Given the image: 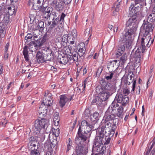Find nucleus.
<instances>
[{
	"label": "nucleus",
	"instance_id": "nucleus-14",
	"mask_svg": "<svg viewBox=\"0 0 155 155\" xmlns=\"http://www.w3.org/2000/svg\"><path fill=\"white\" fill-rule=\"evenodd\" d=\"M72 98V97H69L66 94H63L60 96V100H59L60 106L63 107L67 101H70Z\"/></svg>",
	"mask_w": 155,
	"mask_h": 155
},
{
	"label": "nucleus",
	"instance_id": "nucleus-24",
	"mask_svg": "<svg viewBox=\"0 0 155 155\" xmlns=\"http://www.w3.org/2000/svg\"><path fill=\"white\" fill-rule=\"evenodd\" d=\"M36 59L38 63H44L45 61L42 53L40 51H38L37 53Z\"/></svg>",
	"mask_w": 155,
	"mask_h": 155
},
{
	"label": "nucleus",
	"instance_id": "nucleus-25",
	"mask_svg": "<svg viewBox=\"0 0 155 155\" xmlns=\"http://www.w3.org/2000/svg\"><path fill=\"white\" fill-rule=\"evenodd\" d=\"M118 107L119 105L118 104L113 102L108 107L107 110L111 112V113H116V109H117V108H118Z\"/></svg>",
	"mask_w": 155,
	"mask_h": 155
},
{
	"label": "nucleus",
	"instance_id": "nucleus-33",
	"mask_svg": "<svg viewBox=\"0 0 155 155\" xmlns=\"http://www.w3.org/2000/svg\"><path fill=\"white\" fill-rule=\"evenodd\" d=\"M104 101V100H103L100 96H97L92 101V103H95L97 105L100 106L101 105L102 102Z\"/></svg>",
	"mask_w": 155,
	"mask_h": 155
},
{
	"label": "nucleus",
	"instance_id": "nucleus-53",
	"mask_svg": "<svg viewBox=\"0 0 155 155\" xmlns=\"http://www.w3.org/2000/svg\"><path fill=\"white\" fill-rule=\"evenodd\" d=\"M32 37H33L32 34L28 33L25 37V38L27 40V41H29V40L28 41V40L31 39Z\"/></svg>",
	"mask_w": 155,
	"mask_h": 155
},
{
	"label": "nucleus",
	"instance_id": "nucleus-16",
	"mask_svg": "<svg viewBox=\"0 0 155 155\" xmlns=\"http://www.w3.org/2000/svg\"><path fill=\"white\" fill-rule=\"evenodd\" d=\"M64 3L62 0H56V2L52 5L58 11H61L64 9Z\"/></svg>",
	"mask_w": 155,
	"mask_h": 155
},
{
	"label": "nucleus",
	"instance_id": "nucleus-61",
	"mask_svg": "<svg viewBox=\"0 0 155 155\" xmlns=\"http://www.w3.org/2000/svg\"><path fill=\"white\" fill-rule=\"evenodd\" d=\"M53 153L52 148H51L50 151H47L45 155H52Z\"/></svg>",
	"mask_w": 155,
	"mask_h": 155
},
{
	"label": "nucleus",
	"instance_id": "nucleus-18",
	"mask_svg": "<svg viewBox=\"0 0 155 155\" xmlns=\"http://www.w3.org/2000/svg\"><path fill=\"white\" fill-rule=\"evenodd\" d=\"M58 62L60 64L65 65L69 62L68 58V56H58Z\"/></svg>",
	"mask_w": 155,
	"mask_h": 155
},
{
	"label": "nucleus",
	"instance_id": "nucleus-37",
	"mask_svg": "<svg viewBox=\"0 0 155 155\" xmlns=\"http://www.w3.org/2000/svg\"><path fill=\"white\" fill-rule=\"evenodd\" d=\"M76 153L77 155H84L82 146H78L76 147Z\"/></svg>",
	"mask_w": 155,
	"mask_h": 155
},
{
	"label": "nucleus",
	"instance_id": "nucleus-10",
	"mask_svg": "<svg viewBox=\"0 0 155 155\" xmlns=\"http://www.w3.org/2000/svg\"><path fill=\"white\" fill-rule=\"evenodd\" d=\"M88 137H89V135L87 136L82 133L78 132L75 138V143L78 146H82Z\"/></svg>",
	"mask_w": 155,
	"mask_h": 155
},
{
	"label": "nucleus",
	"instance_id": "nucleus-36",
	"mask_svg": "<svg viewBox=\"0 0 155 155\" xmlns=\"http://www.w3.org/2000/svg\"><path fill=\"white\" fill-rule=\"evenodd\" d=\"M69 45H68V47L69 48L70 50H71L72 51L74 52H76L78 51V49L76 48V42H74V43H69ZM68 50L70 51V50L68 49Z\"/></svg>",
	"mask_w": 155,
	"mask_h": 155
},
{
	"label": "nucleus",
	"instance_id": "nucleus-6",
	"mask_svg": "<svg viewBox=\"0 0 155 155\" xmlns=\"http://www.w3.org/2000/svg\"><path fill=\"white\" fill-rule=\"evenodd\" d=\"M122 38V37L120 36L119 41V42L121 45L118 48L115 54L117 58L119 57L124 53L125 48L128 49L130 48L132 45V41H130V43L129 44L128 42L129 41L128 39H124V41H123L122 39H121Z\"/></svg>",
	"mask_w": 155,
	"mask_h": 155
},
{
	"label": "nucleus",
	"instance_id": "nucleus-42",
	"mask_svg": "<svg viewBox=\"0 0 155 155\" xmlns=\"http://www.w3.org/2000/svg\"><path fill=\"white\" fill-rule=\"evenodd\" d=\"M7 9L8 10V13L9 15H11L13 14L15 11L14 6H9L8 7Z\"/></svg>",
	"mask_w": 155,
	"mask_h": 155
},
{
	"label": "nucleus",
	"instance_id": "nucleus-29",
	"mask_svg": "<svg viewBox=\"0 0 155 155\" xmlns=\"http://www.w3.org/2000/svg\"><path fill=\"white\" fill-rule=\"evenodd\" d=\"M147 21H145L144 20V23L143 25L145 23L147 22H148V23L152 25L150 23V22H154L155 21V13H153L149 14V15L148 16H147Z\"/></svg>",
	"mask_w": 155,
	"mask_h": 155
},
{
	"label": "nucleus",
	"instance_id": "nucleus-1",
	"mask_svg": "<svg viewBox=\"0 0 155 155\" xmlns=\"http://www.w3.org/2000/svg\"><path fill=\"white\" fill-rule=\"evenodd\" d=\"M144 31L143 37L141 38V46L143 50H145L146 46L149 47L153 42L154 38L151 37V35L149 33L150 32H152L151 25L148 22L145 23L142 26Z\"/></svg>",
	"mask_w": 155,
	"mask_h": 155
},
{
	"label": "nucleus",
	"instance_id": "nucleus-2",
	"mask_svg": "<svg viewBox=\"0 0 155 155\" xmlns=\"http://www.w3.org/2000/svg\"><path fill=\"white\" fill-rule=\"evenodd\" d=\"M101 125L100 127L99 130L101 129L99 135H103V137H112L115 133V130L117 128L116 123L113 122L104 121L102 120L101 122Z\"/></svg>",
	"mask_w": 155,
	"mask_h": 155
},
{
	"label": "nucleus",
	"instance_id": "nucleus-55",
	"mask_svg": "<svg viewBox=\"0 0 155 155\" xmlns=\"http://www.w3.org/2000/svg\"><path fill=\"white\" fill-rule=\"evenodd\" d=\"M53 10V8L52 7H48L47 8H46L45 12L46 13H48L49 14H51V12Z\"/></svg>",
	"mask_w": 155,
	"mask_h": 155
},
{
	"label": "nucleus",
	"instance_id": "nucleus-62",
	"mask_svg": "<svg viewBox=\"0 0 155 155\" xmlns=\"http://www.w3.org/2000/svg\"><path fill=\"white\" fill-rule=\"evenodd\" d=\"M129 93L130 91L128 89H125L123 91V93L125 95L128 94Z\"/></svg>",
	"mask_w": 155,
	"mask_h": 155
},
{
	"label": "nucleus",
	"instance_id": "nucleus-54",
	"mask_svg": "<svg viewBox=\"0 0 155 155\" xmlns=\"http://www.w3.org/2000/svg\"><path fill=\"white\" fill-rule=\"evenodd\" d=\"M69 48V47H65L64 48V51H65V54H67L68 55H69V53H71L73 52L72 51L70 50V51H69L68 50V49L70 50Z\"/></svg>",
	"mask_w": 155,
	"mask_h": 155
},
{
	"label": "nucleus",
	"instance_id": "nucleus-26",
	"mask_svg": "<svg viewBox=\"0 0 155 155\" xmlns=\"http://www.w3.org/2000/svg\"><path fill=\"white\" fill-rule=\"evenodd\" d=\"M38 111L40 115L41 114L44 115L47 112V107L43 103H41L39 107Z\"/></svg>",
	"mask_w": 155,
	"mask_h": 155
},
{
	"label": "nucleus",
	"instance_id": "nucleus-46",
	"mask_svg": "<svg viewBox=\"0 0 155 155\" xmlns=\"http://www.w3.org/2000/svg\"><path fill=\"white\" fill-rule=\"evenodd\" d=\"M77 38L72 36L68 35V43H74V42H76L75 41L76 40Z\"/></svg>",
	"mask_w": 155,
	"mask_h": 155
},
{
	"label": "nucleus",
	"instance_id": "nucleus-41",
	"mask_svg": "<svg viewBox=\"0 0 155 155\" xmlns=\"http://www.w3.org/2000/svg\"><path fill=\"white\" fill-rule=\"evenodd\" d=\"M129 100V98L127 97V95H123L122 102H121L122 105L125 106L126 104L128 103Z\"/></svg>",
	"mask_w": 155,
	"mask_h": 155
},
{
	"label": "nucleus",
	"instance_id": "nucleus-20",
	"mask_svg": "<svg viewBox=\"0 0 155 155\" xmlns=\"http://www.w3.org/2000/svg\"><path fill=\"white\" fill-rule=\"evenodd\" d=\"M109 91H103L100 93H97L99 94V95L104 101L107 100L110 96Z\"/></svg>",
	"mask_w": 155,
	"mask_h": 155
},
{
	"label": "nucleus",
	"instance_id": "nucleus-7",
	"mask_svg": "<svg viewBox=\"0 0 155 155\" xmlns=\"http://www.w3.org/2000/svg\"><path fill=\"white\" fill-rule=\"evenodd\" d=\"M100 84L96 87V91L97 93H100L103 91H110L113 89L111 84L103 79L100 81Z\"/></svg>",
	"mask_w": 155,
	"mask_h": 155
},
{
	"label": "nucleus",
	"instance_id": "nucleus-47",
	"mask_svg": "<svg viewBox=\"0 0 155 155\" xmlns=\"http://www.w3.org/2000/svg\"><path fill=\"white\" fill-rule=\"evenodd\" d=\"M91 78L90 77H88L87 78L84 80L83 84V88L84 90H85L86 85L87 84V83L88 82L90 81Z\"/></svg>",
	"mask_w": 155,
	"mask_h": 155
},
{
	"label": "nucleus",
	"instance_id": "nucleus-35",
	"mask_svg": "<svg viewBox=\"0 0 155 155\" xmlns=\"http://www.w3.org/2000/svg\"><path fill=\"white\" fill-rule=\"evenodd\" d=\"M99 114L95 112L90 116V119L92 121H95L99 120Z\"/></svg>",
	"mask_w": 155,
	"mask_h": 155
},
{
	"label": "nucleus",
	"instance_id": "nucleus-45",
	"mask_svg": "<svg viewBox=\"0 0 155 155\" xmlns=\"http://www.w3.org/2000/svg\"><path fill=\"white\" fill-rule=\"evenodd\" d=\"M66 14H65L64 13H62L60 18H59L58 22L60 25H62V24L64 23V18L66 16Z\"/></svg>",
	"mask_w": 155,
	"mask_h": 155
},
{
	"label": "nucleus",
	"instance_id": "nucleus-22",
	"mask_svg": "<svg viewBox=\"0 0 155 155\" xmlns=\"http://www.w3.org/2000/svg\"><path fill=\"white\" fill-rule=\"evenodd\" d=\"M154 145L153 143L151 144H150L149 145L147 150L145 152V155H154L155 153V148H154L153 149L152 148Z\"/></svg>",
	"mask_w": 155,
	"mask_h": 155
},
{
	"label": "nucleus",
	"instance_id": "nucleus-28",
	"mask_svg": "<svg viewBox=\"0 0 155 155\" xmlns=\"http://www.w3.org/2000/svg\"><path fill=\"white\" fill-rule=\"evenodd\" d=\"M89 126L85 128L84 131L82 130L81 132L82 133V134L87 135V136L88 135H89L90 137L91 134V133H90V132L92 129V125L90 124H89Z\"/></svg>",
	"mask_w": 155,
	"mask_h": 155
},
{
	"label": "nucleus",
	"instance_id": "nucleus-21",
	"mask_svg": "<svg viewBox=\"0 0 155 155\" xmlns=\"http://www.w3.org/2000/svg\"><path fill=\"white\" fill-rule=\"evenodd\" d=\"M90 124L89 122H88L86 120H83L81 122V125L80 126L78 132L81 133L82 130L84 131L85 128L89 126V124Z\"/></svg>",
	"mask_w": 155,
	"mask_h": 155
},
{
	"label": "nucleus",
	"instance_id": "nucleus-4",
	"mask_svg": "<svg viewBox=\"0 0 155 155\" xmlns=\"http://www.w3.org/2000/svg\"><path fill=\"white\" fill-rule=\"evenodd\" d=\"M111 140L110 137H105L98 135L96 136L94 142V144L93 146L92 151L95 152L104 153L106 148L104 147V145L109 144Z\"/></svg>",
	"mask_w": 155,
	"mask_h": 155
},
{
	"label": "nucleus",
	"instance_id": "nucleus-44",
	"mask_svg": "<svg viewBox=\"0 0 155 155\" xmlns=\"http://www.w3.org/2000/svg\"><path fill=\"white\" fill-rule=\"evenodd\" d=\"M123 95L122 94H117L115 98V100H116L118 103H121L122 102Z\"/></svg>",
	"mask_w": 155,
	"mask_h": 155
},
{
	"label": "nucleus",
	"instance_id": "nucleus-30",
	"mask_svg": "<svg viewBox=\"0 0 155 155\" xmlns=\"http://www.w3.org/2000/svg\"><path fill=\"white\" fill-rule=\"evenodd\" d=\"M46 39L44 38H39L35 41V42L34 43L37 47L39 48L41 46H42L43 44L45 42Z\"/></svg>",
	"mask_w": 155,
	"mask_h": 155
},
{
	"label": "nucleus",
	"instance_id": "nucleus-64",
	"mask_svg": "<svg viewBox=\"0 0 155 155\" xmlns=\"http://www.w3.org/2000/svg\"><path fill=\"white\" fill-rule=\"evenodd\" d=\"M54 121V124L55 126H58V125H59V120H53Z\"/></svg>",
	"mask_w": 155,
	"mask_h": 155
},
{
	"label": "nucleus",
	"instance_id": "nucleus-50",
	"mask_svg": "<svg viewBox=\"0 0 155 155\" xmlns=\"http://www.w3.org/2000/svg\"><path fill=\"white\" fill-rule=\"evenodd\" d=\"M50 14L46 13V12L42 13L43 18L46 19L47 20H48V18L50 19Z\"/></svg>",
	"mask_w": 155,
	"mask_h": 155
},
{
	"label": "nucleus",
	"instance_id": "nucleus-59",
	"mask_svg": "<svg viewBox=\"0 0 155 155\" xmlns=\"http://www.w3.org/2000/svg\"><path fill=\"white\" fill-rule=\"evenodd\" d=\"M7 123V120L5 119L3 121H2L1 123V124L3 127H5V125Z\"/></svg>",
	"mask_w": 155,
	"mask_h": 155
},
{
	"label": "nucleus",
	"instance_id": "nucleus-48",
	"mask_svg": "<svg viewBox=\"0 0 155 155\" xmlns=\"http://www.w3.org/2000/svg\"><path fill=\"white\" fill-rule=\"evenodd\" d=\"M44 23L43 21H41L39 22L38 25V29L41 30H43L44 28Z\"/></svg>",
	"mask_w": 155,
	"mask_h": 155
},
{
	"label": "nucleus",
	"instance_id": "nucleus-56",
	"mask_svg": "<svg viewBox=\"0 0 155 155\" xmlns=\"http://www.w3.org/2000/svg\"><path fill=\"white\" fill-rule=\"evenodd\" d=\"M113 75L114 74L111 73L109 76H106L105 77V78L107 80H110L112 78Z\"/></svg>",
	"mask_w": 155,
	"mask_h": 155
},
{
	"label": "nucleus",
	"instance_id": "nucleus-15",
	"mask_svg": "<svg viewBox=\"0 0 155 155\" xmlns=\"http://www.w3.org/2000/svg\"><path fill=\"white\" fill-rule=\"evenodd\" d=\"M115 117V116L114 114L111 113V112L107 110L103 117V120H104V122L107 121L111 122H114V119Z\"/></svg>",
	"mask_w": 155,
	"mask_h": 155
},
{
	"label": "nucleus",
	"instance_id": "nucleus-5",
	"mask_svg": "<svg viewBox=\"0 0 155 155\" xmlns=\"http://www.w3.org/2000/svg\"><path fill=\"white\" fill-rule=\"evenodd\" d=\"M49 121L45 118H41L36 119L35 121L34 126L36 130L35 132V137L40 139H44L45 138V135L42 133H41L40 131L42 128H45L46 127V130H48L49 127H48Z\"/></svg>",
	"mask_w": 155,
	"mask_h": 155
},
{
	"label": "nucleus",
	"instance_id": "nucleus-63",
	"mask_svg": "<svg viewBox=\"0 0 155 155\" xmlns=\"http://www.w3.org/2000/svg\"><path fill=\"white\" fill-rule=\"evenodd\" d=\"M140 87L138 86L136 89V93L138 94H140Z\"/></svg>",
	"mask_w": 155,
	"mask_h": 155
},
{
	"label": "nucleus",
	"instance_id": "nucleus-12",
	"mask_svg": "<svg viewBox=\"0 0 155 155\" xmlns=\"http://www.w3.org/2000/svg\"><path fill=\"white\" fill-rule=\"evenodd\" d=\"M145 50H143L141 46L138 47L135 52L134 55L135 60L138 63H140L142 61L141 56L144 53Z\"/></svg>",
	"mask_w": 155,
	"mask_h": 155
},
{
	"label": "nucleus",
	"instance_id": "nucleus-9",
	"mask_svg": "<svg viewBox=\"0 0 155 155\" xmlns=\"http://www.w3.org/2000/svg\"><path fill=\"white\" fill-rule=\"evenodd\" d=\"M35 139L34 140H32V137L30 139V148L31 150V151L30 155H40L39 152L38 150H37L38 148V143L36 140L37 139L39 140V139H40V140L42 139L39 138H38L37 137H35Z\"/></svg>",
	"mask_w": 155,
	"mask_h": 155
},
{
	"label": "nucleus",
	"instance_id": "nucleus-57",
	"mask_svg": "<svg viewBox=\"0 0 155 155\" xmlns=\"http://www.w3.org/2000/svg\"><path fill=\"white\" fill-rule=\"evenodd\" d=\"M9 46V42L7 43L5 47V53H6V52H8V48Z\"/></svg>",
	"mask_w": 155,
	"mask_h": 155
},
{
	"label": "nucleus",
	"instance_id": "nucleus-3",
	"mask_svg": "<svg viewBox=\"0 0 155 155\" xmlns=\"http://www.w3.org/2000/svg\"><path fill=\"white\" fill-rule=\"evenodd\" d=\"M137 19L136 18H130L126 22L125 33L123 34L121 37L122 41H124V39H128V42L129 44L130 41H132L133 35L134 34L137 30V27L136 25Z\"/></svg>",
	"mask_w": 155,
	"mask_h": 155
},
{
	"label": "nucleus",
	"instance_id": "nucleus-49",
	"mask_svg": "<svg viewBox=\"0 0 155 155\" xmlns=\"http://www.w3.org/2000/svg\"><path fill=\"white\" fill-rule=\"evenodd\" d=\"M68 35H64L61 38V41L63 42L67 41L68 42Z\"/></svg>",
	"mask_w": 155,
	"mask_h": 155
},
{
	"label": "nucleus",
	"instance_id": "nucleus-17",
	"mask_svg": "<svg viewBox=\"0 0 155 155\" xmlns=\"http://www.w3.org/2000/svg\"><path fill=\"white\" fill-rule=\"evenodd\" d=\"M59 19V18H57L55 20H53V21L52 22V24H51V21H48V23L46 24L47 25L46 27H48V26H49L48 28V31L51 32L53 28L55 27L58 25L59 23L58 22Z\"/></svg>",
	"mask_w": 155,
	"mask_h": 155
},
{
	"label": "nucleus",
	"instance_id": "nucleus-40",
	"mask_svg": "<svg viewBox=\"0 0 155 155\" xmlns=\"http://www.w3.org/2000/svg\"><path fill=\"white\" fill-rule=\"evenodd\" d=\"M123 107L121 106L117 108V111L116 114L118 117H120L121 115L123 112Z\"/></svg>",
	"mask_w": 155,
	"mask_h": 155
},
{
	"label": "nucleus",
	"instance_id": "nucleus-13",
	"mask_svg": "<svg viewBox=\"0 0 155 155\" xmlns=\"http://www.w3.org/2000/svg\"><path fill=\"white\" fill-rule=\"evenodd\" d=\"M52 95L48 91L45 92L43 99V102L41 103H43L47 106H51L52 101L51 97Z\"/></svg>",
	"mask_w": 155,
	"mask_h": 155
},
{
	"label": "nucleus",
	"instance_id": "nucleus-19",
	"mask_svg": "<svg viewBox=\"0 0 155 155\" xmlns=\"http://www.w3.org/2000/svg\"><path fill=\"white\" fill-rule=\"evenodd\" d=\"M79 48L78 52L76 54H78L79 56L81 57L83 56L85 52L86 48L85 45L84 43H81L79 44Z\"/></svg>",
	"mask_w": 155,
	"mask_h": 155
},
{
	"label": "nucleus",
	"instance_id": "nucleus-58",
	"mask_svg": "<svg viewBox=\"0 0 155 155\" xmlns=\"http://www.w3.org/2000/svg\"><path fill=\"white\" fill-rule=\"evenodd\" d=\"M120 6V3H118L116 5V7H115L114 11L116 12H117L119 10V8Z\"/></svg>",
	"mask_w": 155,
	"mask_h": 155
},
{
	"label": "nucleus",
	"instance_id": "nucleus-8",
	"mask_svg": "<svg viewBox=\"0 0 155 155\" xmlns=\"http://www.w3.org/2000/svg\"><path fill=\"white\" fill-rule=\"evenodd\" d=\"M38 48L35 43H32L30 44L28 48L29 50L32 52L36 51ZM28 46H25L23 49L22 52L25 61L26 62L29 63V58L28 54Z\"/></svg>",
	"mask_w": 155,
	"mask_h": 155
},
{
	"label": "nucleus",
	"instance_id": "nucleus-11",
	"mask_svg": "<svg viewBox=\"0 0 155 155\" xmlns=\"http://www.w3.org/2000/svg\"><path fill=\"white\" fill-rule=\"evenodd\" d=\"M139 7L138 6L135 7L134 4H132L131 5L129 9V16L130 18H136L137 19L138 15H139L138 10Z\"/></svg>",
	"mask_w": 155,
	"mask_h": 155
},
{
	"label": "nucleus",
	"instance_id": "nucleus-32",
	"mask_svg": "<svg viewBox=\"0 0 155 155\" xmlns=\"http://www.w3.org/2000/svg\"><path fill=\"white\" fill-rule=\"evenodd\" d=\"M115 66H116V65L115 64V62L110 61L108 64L107 68L110 72H111L116 70Z\"/></svg>",
	"mask_w": 155,
	"mask_h": 155
},
{
	"label": "nucleus",
	"instance_id": "nucleus-39",
	"mask_svg": "<svg viewBox=\"0 0 155 155\" xmlns=\"http://www.w3.org/2000/svg\"><path fill=\"white\" fill-rule=\"evenodd\" d=\"M127 55L126 54H124L120 58V62L121 65H123L125 64L127 60Z\"/></svg>",
	"mask_w": 155,
	"mask_h": 155
},
{
	"label": "nucleus",
	"instance_id": "nucleus-52",
	"mask_svg": "<svg viewBox=\"0 0 155 155\" xmlns=\"http://www.w3.org/2000/svg\"><path fill=\"white\" fill-rule=\"evenodd\" d=\"M59 114L58 112H56L54 113V115L53 120H59Z\"/></svg>",
	"mask_w": 155,
	"mask_h": 155
},
{
	"label": "nucleus",
	"instance_id": "nucleus-60",
	"mask_svg": "<svg viewBox=\"0 0 155 155\" xmlns=\"http://www.w3.org/2000/svg\"><path fill=\"white\" fill-rule=\"evenodd\" d=\"M90 54L88 56V58H91L93 56L94 52V50H91L90 51Z\"/></svg>",
	"mask_w": 155,
	"mask_h": 155
},
{
	"label": "nucleus",
	"instance_id": "nucleus-51",
	"mask_svg": "<svg viewBox=\"0 0 155 155\" xmlns=\"http://www.w3.org/2000/svg\"><path fill=\"white\" fill-rule=\"evenodd\" d=\"M32 5V8L34 10H38L40 8L41 6L39 5H37L36 4H33L31 3Z\"/></svg>",
	"mask_w": 155,
	"mask_h": 155
},
{
	"label": "nucleus",
	"instance_id": "nucleus-31",
	"mask_svg": "<svg viewBox=\"0 0 155 155\" xmlns=\"http://www.w3.org/2000/svg\"><path fill=\"white\" fill-rule=\"evenodd\" d=\"M51 128L49 135L51 133H52V134L54 135L55 137H58L60 133L59 128L56 127V128L53 127L52 128L51 127Z\"/></svg>",
	"mask_w": 155,
	"mask_h": 155
},
{
	"label": "nucleus",
	"instance_id": "nucleus-38",
	"mask_svg": "<svg viewBox=\"0 0 155 155\" xmlns=\"http://www.w3.org/2000/svg\"><path fill=\"white\" fill-rule=\"evenodd\" d=\"M78 33L77 30L75 28H74L71 30L70 33L68 34L69 36H71L77 38Z\"/></svg>",
	"mask_w": 155,
	"mask_h": 155
},
{
	"label": "nucleus",
	"instance_id": "nucleus-27",
	"mask_svg": "<svg viewBox=\"0 0 155 155\" xmlns=\"http://www.w3.org/2000/svg\"><path fill=\"white\" fill-rule=\"evenodd\" d=\"M68 57L69 59L68 63H73L74 61L77 62L78 61V56L77 54H72V55H69Z\"/></svg>",
	"mask_w": 155,
	"mask_h": 155
},
{
	"label": "nucleus",
	"instance_id": "nucleus-34",
	"mask_svg": "<svg viewBox=\"0 0 155 155\" xmlns=\"http://www.w3.org/2000/svg\"><path fill=\"white\" fill-rule=\"evenodd\" d=\"M134 75L133 73L132 75L130 76V80L131 81V82L133 83L132 84V91H134L135 90V85L136 81V80L134 78Z\"/></svg>",
	"mask_w": 155,
	"mask_h": 155
},
{
	"label": "nucleus",
	"instance_id": "nucleus-43",
	"mask_svg": "<svg viewBox=\"0 0 155 155\" xmlns=\"http://www.w3.org/2000/svg\"><path fill=\"white\" fill-rule=\"evenodd\" d=\"M40 31L38 29L34 30L33 32L32 33L33 39H35V38H37L40 35L39 34Z\"/></svg>",
	"mask_w": 155,
	"mask_h": 155
},
{
	"label": "nucleus",
	"instance_id": "nucleus-23",
	"mask_svg": "<svg viewBox=\"0 0 155 155\" xmlns=\"http://www.w3.org/2000/svg\"><path fill=\"white\" fill-rule=\"evenodd\" d=\"M154 145L153 143L151 144H150L149 145L147 150L145 152V155H154L155 153V148H154L153 149L152 148Z\"/></svg>",
	"mask_w": 155,
	"mask_h": 155
}]
</instances>
